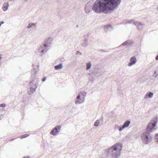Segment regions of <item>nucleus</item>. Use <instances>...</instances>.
Wrapping results in <instances>:
<instances>
[{
    "label": "nucleus",
    "instance_id": "1",
    "mask_svg": "<svg viewBox=\"0 0 158 158\" xmlns=\"http://www.w3.org/2000/svg\"><path fill=\"white\" fill-rule=\"evenodd\" d=\"M121 0H96L93 4L92 10L96 13L111 12L117 9Z\"/></svg>",
    "mask_w": 158,
    "mask_h": 158
},
{
    "label": "nucleus",
    "instance_id": "2",
    "mask_svg": "<svg viewBox=\"0 0 158 158\" xmlns=\"http://www.w3.org/2000/svg\"><path fill=\"white\" fill-rule=\"evenodd\" d=\"M157 122V117L155 116L153 120L151 121L147 127L146 131L142 134L141 138L143 143L148 144L152 140V136L150 133L152 132L156 129V126Z\"/></svg>",
    "mask_w": 158,
    "mask_h": 158
},
{
    "label": "nucleus",
    "instance_id": "3",
    "mask_svg": "<svg viewBox=\"0 0 158 158\" xmlns=\"http://www.w3.org/2000/svg\"><path fill=\"white\" fill-rule=\"evenodd\" d=\"M121 150V146L118 144H116L106 149V152L113 158H116L120 155Z\"/></svg>",
    "mask_w": 158,
    "mask_h": 158
},
{
    "label": "nucleus",
    "instance_id": "4",
    "mask_svg": "<svg viewBox=\"0 0 158 158\" xmlns=\"http://www.w3.org/2000/svg\"><path fill=\"white\" fill-rule=\"evenodd\" d=\"M86 93L84 91L81 92L77 97L75 103L78 105L83 103L85 101L84 97L86 96Z\"/></svg>",
    "mask_w": 158,
    "mask_h": 158
},
{
    "label": "nucleus",
    "instance_id": "5",
    "mask_svg": "<svg viewBox=\"0 0 158 158\" xmlns=\"http://www.w3.org/2000/svg\"><path fill=\"white\" fill-rule=\"evenodd\" d=\"M123 23L125 24L134 23L139 29H141L143 27V24L140 22L135 21L134 19L126 20L124 21Z\"/></svg>",
    "mask_w": 158,
    "mask_h": 158
},
{
    "label": "nucleus",
    "instance_id": "6",
    "mask_svg": "<svg viewBox=\"0 0 158 158\" xmlns=\"http://www.w3.org/2000/svg\"><path fill=\"white\" fill-rule=\"evenodd\" d=\"M33 70H31V77L33 78H35L36 76V73L38 72L39 68V65L38 64H33Z\"/></svg>",
    "mask_w": 158,
    "mask_h": 158
},
{
    "label": "nucleus",
    "instance_id": "7",
    "mask_svg": "<svg viewBox=\"0 0 158 158\" xmlns=\"http://www.w3.org/2000/svg\"><path fill=\"white\" fill-rule=\"evenodd\" d=\"M61 127L60 125H58L56 126L50 132V134L53 135H56L60 132Z\"/></svg>",
    "mask_w": 158,
    "mask_h": 158
},
{
    "label": "nucleus",
    "instance_id": "8",
    "mask_svg": "<svg viewBox=\"0 0 158 158\" xmlns=\"http://www.w3.org/2000/svg\"><path fill=\"white\" fill-rule=\"evenodd\" d=\"M53 39L52 37H49L48 39H46L44 43V46L49 49L50 47L52 45V44Z\"/></svg>",
    "mask_w": 158,
    "mask_h": 158
},
{
    "label": "nucleus",
    "instance_id": "9",
    "mask_svg": "<svg viewBox=\"0 0 158 158\" xmlns=\"http://www.w3.org/2000/svg\"><path fill=\"white\" fill-rule=\"evenodd\" d=\"M29 85L30 91L32 93L35 92L37 86L36 83L35 81L34 80H33L31 82L29 83Z\"/></svg>",
    "mask_w": 158,
    "mask_h": 158
},
{
    "label": "nucleus",
    "instance_id": "10",
    "mask_svg": "<svg viewBox=\"0 0 158 158\" xmlns=\"http://www.w3.org/2000/svg\"><path fill=\"white\" fill-rule=\"evenodd\" d=\"M92 5L91 2H89L86 3L85 7V10L86 13H89L91 11Z\"/></svg>",
    "mask_w": 158,
    "mask_h": 158
},
{
    "label": "nucleus",
    "instance_id": "11",
    "mask_svg": "<svg viewBox=\"0 0 158 158\" xmlns=\"http://www.w3.org/2000/svg\"><path fill=\"white\" fill-rule=\"evenodd\" d=\"M48 49V48L44 47V45L40 46L38 49V51L42 55L45 54Z\"/></svg>",
    "mask_w": 158,
    "mask_h": 158
},
{
    "label": "nucleus",
    "instance_id": "12",
    "mask_svg": "<svg viewBox=\"0 0 158 158\" xmlns=\"http://www.w3.org/2000/svg\"><path fill=\"white\" fill-rule=\"evenodd\" d=\"M137 60L135 56L132 57L130 59V63L128 64L129 66H131L135 64L137 62Z\"/></svg>",
    "mask_w": 158,
    "mask_h": 158
},
{
    "label": "nucleus",
    "instance_id": "13",
    "mask_svg": "<svg viewBox=\"0 0 158 158\" xmlns=\"http://www.w3.org/2000/svg\"><path fill=\"white\" fill-rule=\"evenodd\" d=\"M86 35H84L82 38L83 40L82 42L81 45L84 47H86L88 45V41L85 38V37H86Z\"/></svg>",
    "mask_w": 158,
    "mask_h": 158
},
{
    "label": "nucleus",
    "instance_id": "14",
    "mask_svg": "<svg viewBox=\"0 0 158 158\" xmlns=\"http://www.w3.org/2000/svg\"><path fill=\"white\" fill-rule=\"evenodd\" d=\"M9 7V3L8 2H5L3 5L2 9L4 11H6L8 9Z\"/></svg>",
    "mask_w": 158,
    "mask_h": 158
},
{
    "label": "nucleus",
    "instance_id": "15",
    "mask_svg": "<svg viewBox=\"0 0 158 158\" xmlns=\"http://www.w3.org/2000/svg\"><path fill=\"white\" fill-rule=\"evenodd\" d=\"M153 93L152 92H149L145 96V98H151L153 97Z\"/></svg>",
    "mask_w": 158,
    "mask_h": 158
},
{
    "label": "nucleus",
    "instance_id": "16",
    "mask_svg": "<svg viewBox=\"0 0 158 158\" xmlns=\"http://www.w3.org/2000/svg\"><path fill=\"white\" fill-rule=\"evenodd\" d=\"M63 67V65L62 64H59V65L55 66L54 69L55 70H58L62 69Z\"/></svg>",
    "mask_w": 158,
    "mask_h": 158
},
{
    "label": "nucleus",
    "instance_id": "17",
    "mask_svg": "<svg viewBox=\"0 0 158 158\" xmlns=\"http://www.w3.org/2000/svg\"><path fill=\"white\" fill-rule=\"evenodd\" d=\"M131 123V122L129 120H127L126 121L123 125L124 127L125 128L128 127Z\"/></svg>",
    "mask_w": 158,
    "mask_h": 158
},
{
    "label": "nucleus",
    "instance_id": "18",
    "mask_svg": "<svg viewBox=\"0 0 158 158\" xmlns=\"http://www.w3.org/2000/svg\"><path fill=\"white\" fill-rule=\"evenodd\" d=\"M92 64L90 62H88L86 64V70H89L91 67Z\"/></svg>",
    "mask_w": 158,
    "mask_h": 158
},
{
    "label": "nucleus",
    "instance_id": "19",
    "mask_svg": "<svg viewBox=\"0 0 158 158\" xmlns=\"http://www.w3.org/2000/svg\"><path fill=\"white\" fill-rule=\"evenodd\" d=\"M37 24V23H29L28 25L27 26V28H30L33 26L36 25Z\"/></svg>",
    "mask_w": 158,
    "mask_h": 158
},
{
    "label": "nucleus",
    "instance_id": "20",
    "mask_svg": "<svg viewBox=\"0 0 158 158\" xmlns=\"http://www.w3.org/2000/svg\"><path fill=\"white\" fill-rule=\"evenodd\" d=\"M111 27V25H107L104 26V30L105 31H107L108 30L110 29Z\"/></svg>",
    "mask_w": 158,
    "mask_h": 158
},
{
    "label": "nucleus",
    "instance_id": "21",
    "mask_svg": "<svg viewBox=\"0 0 158 158\" xmlns=\"http://www.w3.org/2000/svg\"><path fill=\"white\" fill-rule=\"evenodd\" d=\"M128 44H130V40H127V41H125L121 45V46H125Z\"/></svg>",
    "mask_w": 158,
    "mask_h": 158
},
{
    "label": "nucleus",
    "instance_id": "22",
    "mask_svg": "<svg viewBox=\"0 0 158 158\" xmlns=\"http://www.w3.org/2000/svg\"><path fill=\"white\" fill-rule=\"evenodd\" d=\"M100 123V121L98 120H97L95 122L94 125L95 126L97 127Z\"/></svg>",
    "mask_w": 158,
    "mask_h": 158
},
{
    "label": "nucleus",
    "instance_id": "23",
    "mask_svg": "<svg viewBox=\"0 0 158 158\" xmlns=\"http://www.w3.org/2000/svg\"><path fill=\"white\" fill-rule=\"evenodd\" d=\"M125 128L123 126H120L118 127V128L119 131H122L123 129H124Z\"/></svg>",
    "mask_w": 158,
    "mask_h": 158
},
{
    "label": "nucleus",
    "instance_id": "24",
    "mask_svg": "<svg viewBox=\"0 0 158 158\" xmlns=\"http://www.w3.org/2000/svg\"><path fill=\"white\" fill-rule=\"evenodd\" d=\"M29 136V135L27 134H25L23 135L22 136L20 137L19 138H21V139H22L23 138H24L26 137H28Z\"/></svg>",
    "mask_w": 158,
    "mask_h": 158
},
{
    "label": "nucleus",
    "instance_id": "25",
    "mask_svg": "<svg viewBox=\"0 0 158 158\" xmlns=\"http://www.w3.org/2000/svg\"><path fill=\"white\" fill-rule=\"evenodd\" d=\"M6 106V105L5 104H2L0 105V106L1 107H4Z\"/></svg>",
    "mask_w": 158,
    "mask_h": 158
},
{
    "label": "nucleus",
    "instance_id": "26",
    "mask_svg": "<svg viewBox=\"0 0 158 158\" xmlns=\"http://www.w3.org/2000/svg\"><path fill=\"white\" fill-rule=\"evenodd\" d=\"M46 79V77H43L42 79V81H44Z\"/></svg>",
    "mask_w": 158,
    "mask_h": 158
},
{
    "label": "nucleus",
    "instance_id": "27",
    "mask_svg": "<svg viewBox=\"0 0 158 158\" xmlns=\"http://www.w3.org/2000/svg\"><path fill=\"white\" fill-rule=\"evenodd\" d=\"M118 93L119 95L122 96V95L123 94V93H122V91H119V92L118 91Z\"/></svg>",
    "mask_w": 158,
    "mask_h": 158
},
{
    "label": "nucleus",
    "instance_id": "28",
    "mask_svg": "<svg viewBox=\"0 0 158 158\" xmlns=\"http://www.w3.org/2000/svg\"><path fill=\"white\" fill-rule=\"evenodd\" d=\"M156 72L155 71L154 72V73L153 75V77H157V75L156 74Z\"/></svg>",
    "mask_w": 158,
    "mask_h": 158
},
{
    "label": "nucleus",
    "instance_id": "29",
    "mask_svg": "<svg viewBox=\"0 0 158 158\" xmlns=\"http://www.w3.org/2000/svg\"><path fill=\"white\" fill-rule=\"evenodd\" d=\"M76 54L77 55H81V53L78 51H77V52H76Z\"/></svg>",
    "mask_w": 158,
    "mask_h": 158
},
{
    "label": "nucleus",
    "instance_id": "30",
    "mask_svg": "<svg viewBox=\"0 0 158 158\" xmlns=\"http://www.w3.org/2000/svg\"><path fill=\"white\" fill-rule=\"evenodd\" d=\"M4 23V22L3 21H1L0 22V27L1 26V25Z\"/></svg>",
    "mask_w": 158,
    "mask_h": 158
},
{
    "label": "nucleus",
    "instance_id": "31",
    "mask_svg": "<svg viewBox=\"0 0 158 158\" xmlns=\"http://www.w3.org/2000/svg\"><path fill=\"white\" fill-rule=\"evenodd\" d=\"M156 139L157 140V142H158V134H156Z\"/></svg>",
    "mask_w": 158,
    "mask_h": 158
},
{
    "label": "nucleus",
    "instance_id": "32",
    "mask_svg": "<svg viewBox=\"0 0 158 158\" xmlns=\"http://www.w3.org/2000/svg\"><path fill=\"white\" fill-rule=\"evenodd\" d=\"M100 51L101 52H106V51H104V50H100Z\"/></svg>",
    "mask_w": 158,
    "mask_h": 158
},
{
    "label": "nucleus",
    "instance_id": "33",
    "mask_svg": "<svg viewBox=\"0 0 158 158\" xmlns=\"http://www.w3.org/2000/svg\"><path fill=\"white\" fill-rule=\"evenodd\" d=\"M156 60H158V55H157V56H156Z\"/></svg>",
    "mask_w": 158,
    "mask_h": 158
},
{
    "label": "nucleus",
    "instance_id": "34",
    "mask_svg": "<svg viewBox=\"0 0 158 158\" xmlns=\"http://www.w3.org/2000/svg\"><path fill=\"white\" fill-rule=\"evenodd\" d=\"M2 116L0 115V120L1 119Z\"/></svg>",
    "mask_w": 158,
    "mask_h": 158
}]
</instances>
